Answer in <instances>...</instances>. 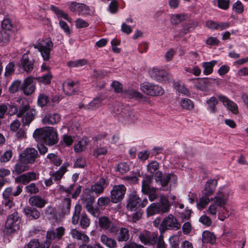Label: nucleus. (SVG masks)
<instances>
[{
    "label": "nucleus",
    "instance_id": "nucleus-1",
    "mask_svg": "<svg viewBox=\"0 0 248 248\" xmlns=\"http://www.w3.org/2000/svg\"><path fill=\"white\" fill-rule=\"evenodd\" d=\"M232 191L228 187L223 186L219 188L216 196L211 201L214 203L211 204L206 212L207 213L211 216H215L217 213V206L223 207L226 204L229 197L231 195Z\"/></svg>",
    "mask_w": 248,
    "mask_h": 248
},
{
    "label": "nucleus",
    "instance_id": "nucleus-2",
    "mask_svg": "<svg viewBox=\"0 0 248 248\" xmlns=\"http://www.w3.org/2000/svg\"><path fill=\"white\" fill-rule=\"evenodd\" d=\"M33 136L36 140H43L49 145H53L58 141L57 132L52 127L37 129L34 131Z\"/></svg>",
    "mask_w": 248,
    "mask_h": 248
},
{
    "label": "nucleus",
    "instance_id": "nucleus-3",
    "mask_svg": "<svg viewBox=\"0 0 248 248\" xmlns=\"http://www.w3.org/2000/svg\"><path fill=\"white\" fill-rule=\"evenodd\" d=\"M114 108V112L118 116L119 120L125 124H131L136 123L138 120L137 114L130 109L129 107Z\"/></svg>",
    "mask_w": 248,
    "mask_h": 248
},
{
    "label": "nucleus",
    "instance_id": "nucleus-4",
    "mask_svg": "<svg viewBox=\"0 0 248 248\" xmlns=\"http://www.w3.org/2000/svg\"><path fill=\"white\" fill-rule=\"evenodd\" d=\"M53 46V44L50 38L41 40L33 45L34 47L38 49L45 61L49 60L50 52L52 50Z\"/></svg>",
    "mask_w": 248,
    "mask_h": 248
},
{
    "label": "nucleus",
    "instance_id": "nucleus-5",
    "mask_svg": "<svg viewBox=\"0 0 248 248\" xmlns=\"http://www.w3.org/2000/svg\"><path fill=\"white\" fill-rule=\"evenodd\" d=\"M21 219L18 213L15 211L10 215L5 225V232L7 233L15 232L20 229Z\"/></svg>",
    "mask_w": 248,
    "mask_h": 248
},
{
    "label": "nucleus",
    "instance_id": "nucleus-6",
    "mask_svg": "<svg viewBox=\"0 0 248 248\" xmlns=\"http://www.w3.org/2000/svg\"><path fill=\"white\" fill-rule=\"evenodd\" d=\"M153 183V176H145L142 182L141 191L148 195L149 199L151 201L156 200L158 196L156 193L157 188L151 186Z\"/></svg>",
    "mask_w": 248,
    "mask_h": 248
},
{
    "label": "nucleus",
    "instance_id": "nucleus-7",
    "mask_svg": "<svg viewBox=\"0 0 248 248\" xmlns=\"http://www.w3.org/2000/svg\"><path fill=\"white\" fill-rule=\"evenodd\" d=\"M181 227V225L177 218L172 214H169L163 218L159 229L162 232L167 230H178Z\"/></svg>",
    "mask_w": 248,
    "mask_h": 248
},
{
    "label": "nucleus",
    "instance_id": "nucleus-8",
    "mask_svg": "<svg viewBox=\"0 0 248 248\" xmlns=\"http://www.w3.org/2000/svg\"><path fill=\"white\" fill-rule=\"evenodd\" d=\"M36 111L31 108L28 105H25L19 108L17 113L18 117H22L23 124L29 125L34 119Z\"/></svg>",
    "mask_w": 248,
    "mask_h": 248
},
{
    "label": "nucleus",
    "instance_id": "nucleus-9",
    "mask_svg": "<svg viewBox=\"0 0 248 248\" xmlns=\"http://www.w3.org/2000/svg\"><path fill=\"white\" fill-rule=\"evenodd\" d=\"M140 90L144 93L151 96L162 95L165 93L161 86L149 82L142 83Z\"/></svg>",
    "mask_w": 248,
    "mask_h": 248
},
{
    "label": "nucleus",
    "instance_id": "nucleus-10",
    "mask_svg": "<svg viewBox=\"0 0 248 248\" xmlns=\"http://www.w3.org/2000/svg\"><path fill=\"white\" fill-rule=\"evenodd\" d=\"M149 73L152 78L161 83H166L171 77L167 71L157 68H152Z\"/></svg>",
    "mask_w": 248,
    "mask_h": 248
},
{
    "label": "nucleus",
    "instance_id": "nucleus-11",
    "mask_svg": "<svg viewBox=\"0 0 248 248\" xmlns=\"http://www.w3.org/2000/svg\"><path fill=\"white\" fill-rule=\"evenodd\" d=\"M139 239L145 245L154 246L157 240V234L155 232L144 230L139 233Z\"/></svg>",
    "mask_w": 248,
    "mask_h": 248
},
{
    "label": "nucleus",
    "instance_id": "nucleus-12",
    "mask_svg": "<svg viewBox=\"0 0 248 248\" xmlns=\"http://www.w3.org/2000/svg\"><path fill=\"white\" fill-rule=\"evenodd\" d=\"M126 187L123 185H116L111 191V201L113 203H117L121 201L125 193Z\"/></svg>",
    "mask_w": 248,
    "mask_h": 248
},
{
    "label": "nucleus",
    "instance_id": "nucleus-13",
    "mask_svg": "<svg viewBox=\"0 0 248 248\" xmlns=\"http://www.w3.org/2000/svg\"><path fill=\"white\" fill-rule=\"evenodd\" d=\"M219 81L216 78H206L204 79H198V83L196 84V88L202 91H207L210 88L219 84Z\"/></svg>",
    "mask_w": 248,
    "mask_h": 248
},
{
    "label": "nucleus",
    "instance_id": "nucleus-14",
    "mask_svg": "<svg viewBox=\"0 0 248 248\" xmlns=\"http://www.w3.org/2000/svg\"><path fill=\"white\" fill-rule=\"evenodd\" d=\"M38 156V152L33 148H29L25 149L20 155L23 161L29 164H33Z\"/></svg>",
    "mask_w": 248,
    "mask_h": 248
},
{
    "label": "nucleus",
    "instance_id": "nucleus-15",
    "mask_svg": "<svg viewBox=\"0 0 248 248\" xmlns=\"http://www.w3.org/2000/svg\"><path fill=\"white\" fill-rule=\"evenodd\" d=\"M35 89V82L34 81V78L32 77L26 78L21 86V89L24 94L27 95H30L34 92Z\"/></svg>",
    "mask_w": 248,
    "mask_h": 248
},
{
    "label": "nucleus",
    "instance_id": "nucleus-16",
    "mask_svg": "<svg viewBox=\"0 0 248 248\" xmlns=\"http://www.w3.org/2000/svg\"><path fill=\"white\" fill-rule=\"evenodd\" d=\"M140 199L135 192H131L127 201L126 207L131 211H135L140 206Z\"/></svg>",
    "mask_w": 248,
    "mask_h": 248
},
{
    "label": "nucleus",
    "instance_id": "nucleus-17",
    "mask_svg": "<svg viewBox=\"0 0 248 248\" xmlns=\"http://www.w3.org/2000/svg\"><path fill=\"white\" fill-rule=\"evenodd\" d=\"M218 97V99L222 102L223 105L232 113L234 114L238 113V106L235 103L223 95H219Z\"/></svg>",
    "mask_w": 248,
    "mask_h": 248
},
{
    "label": "nucleus",
    "instance_id": "nucleus-18",
    "mask_svg": "<svg viewBox=\"0 0 248 248\" xmlns=\"http://www.w3.org/2000/svg\"><path fill=\"white\" fill-rule=\"evenodd\" d=\"M39 175L38 173H36L33 171L28 172L17 177L16 179V181L26 185L31 181L38 179Z\"/></svg>",
    "mask_w": 248,
    "mask_h": 248
},
{
    "label": "nucleus",
    "instance_id": "nucleus-19",
    "mask_svg": "<svg viewBox=\"0 0 248 248\" xmlns=\"http://www.w3.org/2000/svg\"><path fill=\"white\" fill-rule=\"evenodd\" d=\"M217 185V180L216 179L208 180L204 185L202 191V195L210 196L214 193Z\"/></svg>",
    "mask_w": 248,
    "mask_h": 248
},
{
    "label": "nucleus",
    "instance_id": "nucleus-20",
    "mask_svg": "<svg viewBox=\"0 0 248 248\" xmlns=\"http://www.w3.org/2000/svg\"><path fill=\"white\" fill-rule=\"evenodd\" d=\"M107 186V183L106 179L100 178L98 182L91 186L90 190L96 195H99L103 193L104 189Z\"/></svg>",
    "mask_w": 248,
    "mask_h": 248
},
{
    "label": "nucleus",
    "instance_id": "nucleus-21",
    "mask_svg": "<svg viewBox=\"0 0 248 248\" xmlns=\"http://www.w3.org/2000/svg\"><path fill=\"white\" fill-rule=\"evenodd\" d=\"M61 120L60 115L56 113H48L42 119V122L45 124H55Z\"/></svg>",
    "mask_w": 248,
    "mask_h": 248
},
{
    "label": "nucleus",
    "instance_id": "nucleus-22",
    "mask_svg": "<svg viewBox=\"0 0 248 248\" xmlns=\"http://www.w3.org/2000/svg\"><path fill=\"white\" fill-rule=\"evenodd\" d=\"M34 61L30 60L28 56L25 54L23 55L21 60V65L23 69L27 73L31 72L34 68Z\"/></svg>",
    "mask_w": 248,
    "mask_h": 248
},
{
    "label": "nucleus",
    "instance_id": "nucleus-23",
    "mask_svg": "<svg viewBox=\"0 0 248 248\" xmlns=\"http://www.w3.org/2000/svg\"><path fill=\"white\" fill-rule=\"evenodd\" d=\"M65 229L62 227L57 228L55 231H48L47 232L46 238L48 240H53L55 239H60L64 235Z\"/></svg>",
    "mask_w": 248,
    "mask_h": 248
},
{
    "label": "nucleus",
    "instance_id": "nucleus-24",
    "mask_svg": "<svg viewBox=\"0 0 248 248\" xmlns=\"http://www.w3.org/2000/svg\"><path fill=\"white\" fill-rule=\"evenodd\" d=\"M171 179L174 180L176 179V176L174 174L170 173L164 174L158 183L161 186L160 190L163 191L170 190V188L168 186V184Z\"/></svg>",
    "mask_w": 248,
    "mask_h": 248
},
{
    "label": "nucleus",
    "instance_id": "nucleus-25",
    "mask_svg": "<svg viewBox=\"0 0 248 248\" xmlns=\"http://www.w3.org/2000/svg\"><path fill=\"white\" fill-rule=\"evenodd\" d=\"M160 213H165L170 211V204L168 199L163 195H160L159 202L157 203Z\"/></svg>",
    "mask_w": 248,
    "mask_h": 248
},
{
    "label": "nucleus",
    "instance_id": "nucleus-26",
    "mask_svg": "<svg viewBox=\"0 0 248 248\" xmlns=\"http://www.w3.org/2000/svg\"><path fill=\"white\" fill-rule=\"evenodd\" d=\"M70 233L73 238L78 240H81L85 243H89L90 241L89 237L85 233L77 229H71Z\"/></svg>",
    "mask_w": 248,
    "mask_h": 248
},
{
    "label": "nucleus",
    "instance_id": "nucleus-27",
    "mask_svg": "<svg viewBox=\"0 0 248 248\" xmlns=\"http://www.w3.org/2000/svg\"><path fill=\"white\" fill-rule=\"evenodd\" d=\"M71 200L70 198L64 199L60 206V215L62 216L68 215L70 214Z\"/></svg>",
    "mask_w": 248,
    "mask_h": 248
},
{
    "label": "nucleus",
    "instance_id": "nucleus-28",
    "mask_svg": "<svg viewBox=\"0 0 248 248\" xmlns=\"http://www.w3.org/2000/svg\"><path fill=\"white\" fill-rule=\"evenodd\" d=\"M24 213L29 220L37 219L40 216L39 211L34 207H27L25 208Z\"/></svg>",
    "mask_w": 248,
    "mask_h": 248
},
{
    "label": "nucleus",
    "instance_id": "nucleus-29",
    "mask_svg": "<svg viewBox=\"0 0 248 248\" xmlns=\"http://www.w3.org/2000/svg\"><path fill=\"white\" fill-rule=\"evenodd\" d=\"M22 158L20 157L19 161L15 165L14 173L15 174H19L25 171H26L29 169V166L27 162L22 160Z\"/></svg>",
    "mask_w": 248,
    "mask_h": 248
},
{
    "label": "nucleus",
    "instance_id": "nucleus-30",
    "mask_svg": "<svg viewBox=\"0 0 248 248\" xmlns=\"http://www.w3.org/2000/svg\"><path fill=\"white\" fill-rule=\"evenodd\" d=\"M101 242L109 248H115L117 247L116 241L108 236L106 234H103L100 236Z\"/></svg>",
    "mask_w": 248,
    "mask_h": 248
},
{
    "label": "nucleus",
    "instance_id": "nucleus-31",
    "mask_svg": "<svg viewBox=\"0 0 248 248\" xmlns=\"http://www.w3.org/2000/svg\"><path fill=\"white\" fill-rule=\"evenodd\" d=\"M207 105V108L212 113H215L217 112V105L218 103V101L217 98L214 96L210 97L206 101Z\"/></svg>",
    "mask_w": 248,
    "mask_h": 248
},
{
    "label": "nucleus",
    "instance_id": "nucleus-32",
    "mask_svg": "<svg viewBox=\"0 0 248 248\" xmlns=\"http://www.w3.org/2000/svg\"><path fill=\"white\" fill-rule=\"evenodd\" d=\"M69 166L68 163H64L60 169L56 171L52 176V179L55 181H60L64 174L67 171V168Z\"/></svg>",
    "mask_w": 248,
    "mask_h": 248
},
{
    "label": "nucleus",
    "instance_id": "nucleus-33",
    "mask_svg": "<svg viewBox=\"0 0 248 248\" xmlns=\"http://www.w3.org/2000/svg\"><path fill=\"white\" fill-rule=\"evenodd\" d=\"M50 9L54 12L58 18H63L67 20L68 22H72V18L69 17L68 15L64 13L62 10H60L57 7L54 5H51Z\"/></svg>",
    "mask_w": 248,
    "mask_h": 248
},
{
    "label": "nucleus",
    "instance_id": "nucleus-34",
    "mask_svg": "<svg viewBox=\"0 0 248 248\" xmlns=\"http://www.w3.org/2000/svg\"><path fill=\"white\" fill-rule=\"evenodd\" d=\"M29 202L32 205L39 208L43 207L46 203V202L44 200L38 196L31 197L29 199Z\"/></svg>",
    "mask_w": 248,
    "mask_h": 248
},
{
    "label": "nucleus",
    "instance_id": "nucleus-35",
    "mask_svg": "<svg viewBox=\"0 0 248 248\" xmlns=\"http://www.w3.org/2000/svg\"><path fill=\"white\" fill-rule=\"evenodd\" d=\"M98 223L101 228L108 230L111 227L112 221L108 217L106 216H101L99 218Z\"/></svg>",
    "mask_w": 248,
    "mask_h": 248
},
{
    "label": "nucleus",
    "instance_id": "nucleus-36",
    "mask_svg": "<svg viewBox=\"0 0 248 248\" xmlns=\"http://www.w3.org/2000/svg\"><path fill=\"white\" fill-rule=\"evenodd\" d=\"M76 83L72 81H68L65 82L63 84V90L66 94L72 95L74 93V87L76 86Z\"/></svg>",
    "mask_w": 248,
    "mask_h": 248
},
{
    "label": "nucleus",
    "instance_id": "nucleus-37",
    "mask_svg": "<svg viewBox=\"0 0 248 248\" xmlns=\"http://www.w3.org/2000/svg\"><path fill=\"white\" fill-rule=\"evenodd\" d=\"M216 61H212L209 62H204L202 63V66L204 68L203 71L205 75H208L212 73L213 68L214 65L217 63Z\"/></svg>",
    "mask_w": 248,
    "mask_h": 248
},
{
    "label": "nucleus",
    "instance_id": "nucleus-38",
    "mask_svg": "<svg viewBox=\"0 0 248 248\" xmlns=\"http://www.w3.org/2000/svg\"><path fill=\"white\" fill-rule=\"evenodd\" d=\"M129 237V231L125 228H121L117 237V240L119 242H124L128 240Z\"/></svg>",
    "mask_w": 248,
    "mask_h": 248
},
{
    "label": "nucleus",
    "instance_id": "nucleus-39",
    "mask_svg": "<svg viewBox=\"0 0 248 248\" xmlns=\"http://www.w3.org/2000/svg\"><path fill=\"white\" fill-rule=\"evenodd\" d=\"M104 100L102 96H98L94 98L88 105L89 109H94L98 108L102 105V102Z\"/></svg>",
    "mask_w": 248,
    "mask_h": 248
},
{
    "label": "nucleus",
    "instance_id": "nucleus-40",
    "mask_svg": "<svg viewBox=\"0 0 248 248\" xmlns=\"http://www.w3.org/2000/svg\"><path fill=\"white\" fill-rule=\"evenodd\" d=\"M215 236L212 233L208 231L203 232L202 240L203 243H214L215 242Z\"/></svg>",
    "mask_w": 248,
    "mask_h": 248
},
{
    "label": "nucleus",
    "instance_id": "nucleus-41",
    "mask_svg": "<svg viewBox=\"0 0 248 248\" xmlns=\"http://www.w3.org/2000/svg\"><path fill=\"white\" fill-rule=\"evenodd\" d=\"M85 205V207L92 206L94 202V197L88 193H84L81 199Z\"/></svg>",
    "mask_w": 248,
    "mask_h": 248
},
{
    "label": "nucleus",
    "instance_id": "nucleus-42",
    "mask_svg": "<svg viewBox=\"0 0 248 248\" xmlns=\"http://www.w3.org/2000/svg\"><path fill=\"white\" fill-rule=\"evenodd\" d=\"M159 168V164L156 161H152L147 166V171L151 174L152 175H149L148 176H153L154 177V173L158 171Z\"/></svg>",
    "mask_w": 248,
    "mask_h": 248
},
{
    "label": "nucleus",
    "instance_id": "nucleus-43",
    "mask_svg": "<svg viewBox=\"0 0 248 248\" xmlns=\"http://www.w3.org/2000/svg\"><path fill=\"white\" fill-rule=\"evenodd\" d=\"M81 210V206L79 204H77L75 206V211L72 218V223L73 224L76 225L78 223Z\"/></svg>",
    "mask_w": 248,
    "mask_h": 248
},
{
    "label": "nucleus",
    "instance_id": "nucleus-44",
    "mask_svg": "<svg viewBox=\"0 0 248 248\" xmlns=\"http://www.w3.org/2000/svg\"><path fill=\"white\" fill-rule=\"evenodd\" d=\"M12 32L6 30H2L0 32V43L7 44L10 41Z\"/></svg>",
    "mask_w": 248,
    "mask_h": 248
},
{
    "label": "nucleus",
    "instance_id": "nucleus-45",
    "mask_svg": "<svg viewBox=\"0 0 248 248\" xmlns=\"http://www.w3.org/2000/svg\"><path fill=\"white\" fill-rule=\"evenodd\" d=\"M186 18V15L184 14H175L171 16L170 21L172 25H177Z\"/></svg>",
    "mask_w": 248,
    "mask_h": 248
},
{
    "label": "nucleus",
    "instance_id": "nucleus-46",
    "mask_svg": "<svg viewBox=\"0 0 248 248\" xmlns=\"http://www.w3.org/2000/svg\"><path fill=\"white\" fill-rule=\"evenodd\" d=\"M47 157L49 159L50 162L56 166H59L62 163V160L61 157L54 154H49Z\"/></svg>",
    "mask_w": 248,
    "mask_h": 248
},
{
    "label": "nucleus",
    "instance_id": "nucleus-47",
    "mask_svg": "<svg viewBox=\"0 0 248 248\" xmlns=\"http://www.w3.org/2000/svg\"><path fill=\"white\" fill-rule=\"evenodd\" d=\"M87 64L85 59H80L75 61H70L67 62V65L70 67L76 68L84 66Z\"/></svg>",
    "mask_w": 248,
    "mask_h": 248
},
{
    "label": "nucleus",
    "instance_id": "nucleus-48",
    "mask_svg": "<svg viewBox=\"0 0 248 248\" xmlns=\"http://www.w3.org/2000/svg\"><path fill=\"white\" fill-rule=\"evenodd\" d=\"M127 93L131 98H135L141 101L146 100V98L141 93L134 90H130L127 91Z\"/></svg>",
    "mask_w": 248,
    "mask_h": 248
},
{
    "label": "nucleus",
    "instance_id": "nucleus-49",
    "mask_svg": "<svg viewBox=\"0 0 248 248\" xmlns=\"http://www.w3.org/2000/svg\"><path fill=\"white\" fill-rule=\"evenodd\" d=\"M148 216H153L155 214L160 213L157 203H152L147 209Z\"/></svg>",
    "mask_w": 248,
    "mask_h": 248
},
{
    "label": "nucleus",
    "instance_id": "nucleus-50",
    "mask_svg": "<svg viewBox=\"0 0 248 248\" xmlns=\"http://www.w3.org/2000/svg\"><path fill=\"white\" fill-rule=\"evenodd\" d=\"M49 102V98L48 96L44 93H40L38 97L37 103L38 105L41 107H43L45 106Z\"/></svg>",
    "mask_w": 248,
    "mask_h": 248
},
{
    "label": "nucleus",
    "instance_id": "nucleus-51",
    "mask_svg": "<svg viewBox=\"0 0 248 248\" xmlns=\"http://www.w3.org/2000/svg\"><path fill=\"white\" fill-rule=\"evenodd\" d=\"M52 76L50 72H48L46 75L37 78L38 82L44 84H49L51 82Z\"/></svg>",
    "mask_w": 248,
    "mask_h": 248
},
{
    "label": "nucleus",
    "instance_id": "nucleus-52",
    "mask_svg": "<svg viewBox=\"0 0 248 248\" xmlns=\"http://www.w3.org/2000/svg\"><path fill=\"white\" fill-rule=\"evenodd\" d=\"M181 106L184 109L191 110L194 107V104L192 101L187 98L182 99L180 102Z\"/></svg>",
    "mask_w": 248,
    "mask_h": 248
},
{
    "label": "nucleus",
    "instance_id": "nucleus-53",
    "mask_svg": "<svg viewBox=\"0 0 248 248\" xmlns=\"http://www.w3.org/2000/svg\"><path fill=\"white\" fill-rule=\"evenodd\" d=\"M2 30H6L7 31H11V30L13 28V25L11 20L8 18H5L1 21V24Z\"/></svg>",
    "mask_w": 248,
    "mask_h": 248
},
{
    "label": "nucleus",
    "instance_id": "nucleus-54",
    "mask_svg": "<svg viewBox=\"0 0 248 248\" xmlns=\"http://www.w3.org/2000/svg\"><path fill=\"white\" fill-rule=\"evenodd\" d=\"M90 224V220L86 214H82L80 219V225L81 228L86 229Z\"/></svg>",
    "mask_w": 248,
    "mask_h": 248
},
{
    "label": "nucleus",
    "instance_id": "nucleus-55",
    "mask_svg": "<svg viewBox=\"0 0 248 248\" xmlns=\"http://www.w3.org/2000/svg\"><path fill=\"white\" fill-rule=\"evenodd\" d=\"M10 171L8 169H0V187H1L5 183V177L10 174Z\"/></svg>",
    "mask_w": 248,
    "mask_h": 248
},
{
    "label": "nucleus",
    "instance_id": "nucleus-56",
    "mask_svg": "<svg viewBox=\"0 0 248 248\" xmlns=\"http://www.w3.org/2000/svg\"><path fill=\"white\" fill-rule=\"evenodd\" d=\"M211 199L210 200L209 196H203L200 199L199 202L197 203V207L199 209L205 208L209 203Z\"/></svg>",
    "mask_w": 248,
    "mask_h": 248
},
{
    "label": "nucleus",
    "instance_id": "nucleus-57",
    "mask_svg": "<svg viewBox=\"0 0 248 248\" xmlns=\"http://www.w3.org/2000/svg\"><path fill=\"white\" fill-rule=\"evenodd\" d=\"M87 140L86 139H83L78 141V143L75 146V151L76 152H80L82 151L87 145Z\"/></svg>",
    "mask_w": 248,
    "mask_h": 248
},
{
    "label": "nucleus",
    "instance_id": "nucleus-58",
    "mask_svg": "<svg viewBox=\"0 0 248 248\" xmlns=\"http://www.w3.org/2000/svg\"><path fill=\"white\" fill-rule=\"evenodd\" d=\"M21 81L16 80L13 82L9 88V91L11 93H14L17 92L20 88Z\"/></svg>",
    "mask_w": 248,
    "mask_h": 248
},
{
    "label": "nucleus",
    "instance_id": "nucleus-59",
    "mask_svg": "<svg viewBox=\"0 0 248 248\" xmlns=\"http://www.w3.org/2000/svg\"><path fill=\"white\" fill-rule=\"evenodd\" d=\"M129 170V166L125 163H120L116 167V170L121 174H124Z\"/></svg>",
    "mask_w": 248,
    "mask_h": 248
},
{
    "label": "nucleus",
    "instance_id": "nucleus-60",
    "mask_svg": "<svg viewBox=\"0 0 248 248\" xmlns=\"http://www.w3.org/2000/svg\"><path fill=\"white\" fill-rule=\"evenodd\" d=\"M175 88L176 90L180 93H181L186 95H188L190 94V93L188 90L183 84H176L175 85Z\"/></svg>",
    "mask_w": 248,
    "mask_h": 248
},
{
    "label": "nucleus",
    "instance_id": "nucleus-61",
    "mask_svg": "<svg viewBox=\"0 0 248 248\" xmlns=\"http://www.w3.org/2000/svg\"><path fill=\"white\" fill-rule=\"evenodd\" d=\"M15 64L11 62L5 67V72L4 75L5 77H8L13 74L15 72Z\"/></svg>",
    "mask_w": 248,
    "mask_h": 248
},
{
    "label": "nucleus",
    "instance_id": "nucleus-62",
    "mask_svg": "<svg viewBox=\"0 0 248 248\" xmlns=\"http://www.w3.org/2000/svg\"><path fill=\"white\" fill-rule=\"evenodd\" d=\"M110 198L108 197H101L98 198L97 204L99 206H106L109 203Z\"/></svg>",
    "mask_w": 248,
    "mask_h": 248
},
{
    "label": "nucleus",
    "instance_id": "nucleus-63",
    "mask_svg": "<svg viewBox=\"0 0 248 248\" xmlns=\"http://www.w3.org/2000/svg\"><path fill=\"white\" fill-rule=\"evenodd\" d=\"M232 8L235 12L239 14L242 13L244 11L243 4L239 0H237L236 2L234 3Z\"/></svg>",
    "mask_w": 248,
    "mask_h": 248
},
{
    "label": "nucleus",
    "instance_id": "nucleus-64",
    "mask_svg": "<svg viewBox=\"0 0 248 248\" xmlns=\"http://www.w3.org/2000/svg\"><path fill=\"white\" fill-rule=\"evenodd\" d=\"M27 248H45V247L41 245L37 240L33 239L29 242Z\"/></svg>",
    "mask_w": 248,
    "mask_h": 248
}]
</instances>
